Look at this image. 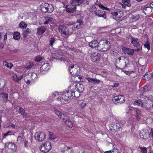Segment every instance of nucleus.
Instances as JSON below:
<instances>
[{
  "label": "nucleus",
  "instance_id": "nucleus-1",
  "mask_svg": "<svg viewBox=\"0 0 153 153\" xmlns=\"http://www.w3.org/2000/svg\"><path fill=\"white\" fill-rule=\"evenodd\" d=\"M110 42L107 40L101 41L97 46V49L101 52H105L108 50L110 47Z\"/></svg>",
  "mask_w": 153,
  "mask_h": 153
},
{
  "label": "nucleus",
  "instance_id": "nucleus-2",
  "mask_svg": "<svg viewBox=\"0 0 153 153\" xmlns=\"http://www.w3.org/2000/svg\"><path fill=\"white\" fill-rule=\"evenodd\" d=\"M5 149L7 153H14L16 150V147L13 143L9 142L6 143Z\"/></svg>",
  "mask_w": 153,
  "mask_h": 153
},
{
  "label": "nucleus",
  "instance_id": "nucleus-3",
  "mask_svg": "<svg viewBox=\"0 0 153 153\" xmlns=\"http://www.w3.org/2000/svg\"><path fill=\"white\" fill-rule=\"evenodd\" d=\"M69 70L70 73L73 76H78L80 73V68L76 65H72Z\"/></svg>",
  "mask_w": 153,
  "mask_h": 153
},
{
  "label": "nucleus",
  "instance_id": "nucleus-4",
  "mask_svg": "<svg viewBox=\"0 0 153 153\" xmlns=\"http://www.w3.org/2000/svg\"><path fill=\"white\" fill-rule=\"evenodd\" d=\"M51 143L49 141H47L41 146L40 149L42 152L46 153L51 150Z\"/></svg>",
  "mask_w": 153,
  "mask_h": 153
},
{
  "label": "nucleus",
  "instance_id": "nucleus-5",
  "mask_svg": "<svg viewBox=\"0 0 153 153\" xmlns=\"http://www.w3.org/2000/svg\"><path fill=\"white\" fill-rule=\"evenodd\" d=\"M122 50L124 51L125 54L133 56L135 51H140L142 50V48L140 47L138 48L137 49H133L128 48L124 47L122 48Z\"/></svg>",
  "mask_w": 153,
  "mask_h": 153
},
{
  "label": "nucleus",
  "instance_id": "nucleus-6",
  "mask_svg": "<svg viewBox=\"0 0 153 153\" xmlns=\"http://www.w3.org/2000/svg\"><path fill=\"white\" fill-rule=\"evenodd\" d=\"M112 101L114 103L117 105L119 104H121L125 102V97L122 95L115 96L113 98Z\"/></svg>",
  "mask_w": 153,
  "mask_h": 153
},
{
  "label": "nucleus",
  "instance_id": "nucleus-7",
  "mask_svg": "<svg viewBox=\"0 0 153 153\" xmlns=\"http://www.w3.org/2000/svg\"><path fill=\"white\" fill-rule=\"evenodd\" d=\"M45 134L43 132H37L35 134V138L36 140L39 142L44 140L45 138Z\"/></svg>",
  "mask_w": 153,
  "mask_h": 153
},
{
  "label": "nucleus",
  "instance_id": "nucleus-8",
  "mask_svg": "<svg viewBox=\"0 0 153 153\" xmlns=\"http://www.w3.org/2000/svg\"><path fill=\"white\" fill-rule=\"evenodd\" d=\"M89 2L87 0H72L71 3V5L73 6H79L83 3V4H88Z\"/></svg>",
  "mask_w": 153,
  "mask_h": 153
},
{
  "label": "nucleus",
  "instance_id": "nucleus-9",
  "mask_svg": "<svg viewBox=\"0 0 153 153\" xmlns=\"http://www.w3.org/2000/svg\"><path fill=\"white\" fill-rule=\"evenodd\" d=\"M123 121L119 119H115V122L112 124L113 129L116 131H118L123 125Z\"/></svg>",
  "mask_w": 153,
  "mask_h": 153
},
{
  "label": "nucleus",
  "instance_id": "nucleus-10",
  "mask_svg": "<svg viewBox=\"0 0 153 153\" xmlns=\"http://www.w3.org/2000/svg\"><path fill=\"white\" fill-rule=\"evenodd\" d=\"M129 38L131 40V42L133 45L136 48H141L140 46L139 39L137 38H134L131 35L129 36Z\"/></svg>",
  "mask_w": 153,
  "mask_h": 153
},
{
  "label": "nucleus",
  "instance_id": "nucleus-11",
  "mask_svg": "<svg viewBox=\"0 0 153 153\" xmlns=\"http://www.w3.org/2000/svg\"><path fill=\"white\" fill-rule=\"evenodd\" d=\"M100 54L97 51L92 52L91 56V60L92 62H97L100 59Z\"/></svg>",
  "mask_w": 153,
  "mask_h": 153
},
{
  "label": "nucleus",
  "instance_id": "nucleus-12",
  "mask_svg": "<svg viewBox=\"0 0 153 153\" xmlns=\"http://www.w3.org/2000/svg\"><path fill=\"white\" fill-rule=\"evenodd\" d=\"M50 68L49 64L47 63H45L41 66L39 74H45Z\"/></svg>",
  "mask_w": 153,
  "mask_h": 153
},
{
  "label": "nucleus",
  "instance_id": "nucleus-13",
  "mask_svg": "<svg viewBox=\"0 0 153 153\" xmlns=\"http://www.w3.org/2000/svg\"><path fill=\"white\" fill-rule=\"evenodd\" d=\"M58 30L59 32L65 35L68 34L69 32V30L67 27L64 25H60L59 27Z\"/></svg>",
  "mask_w": 153,
  "mask_h": 153
},
{
  "label": "nucleus",
  "instance_id": "nucleus-14",
  "mask_svg": "<svg viewBox=\"0 0 153 153\" xmlns=\"http://www.w3.org/2000/svg\"><path fill=\"white\" fill-rule=\"evenodd\" d=\"M72 96H73V93L69 92L68 91H66L63 92L62 95V99L66 101L68 100Z\"/></svg>",
  "mask_w": 153,
  "mask_h": 153
},
{
  "label": "nucleus",
  "instance_id": "nucleus-15",
  "mask_svg": "<svg viewBox=\"0 0 153 153\" xmlns=\"http://www.w3.org/2000/svg\"><path fill=\"white\" fill-rule=\"evenodd\" d=\"M94 14L98 17H102L104 19H106L105 12L102 10H98L94 12Z\"/></svg>",
  "mask_w": 153,
  "mask_h": 153
},
{
  "label": "nucleus",
  "instance_id": "nucleus-16",
  "mask_svg": "<svg viewBox=\"0 0 153 153\" xmlns=\"http://www.w3.org/2000/svg\"><path fill=\"white\" fill-rule=\"evenodd\" d=\"M140 135L141 138L145 139L148 138L149 137V134L148 130L147 129L142 130Z\"/></svg>",
  "mask_w": 153,
  "mask_h": 153
},
{
  "label": "nucleus",
  "instance_id": "nucleus-17",
  "mask_svg": "<svg viewBox=\"0 0 153 153\" xmlns=\"http://www.w3.org/2000/svg\"><path fill=\"white\" fill-rule=\"evenodd\" d=\"M85 78L88 80V83H90L92 85L98 84L100 83V80L91 78L89 77H85Z\"/></svg>",
  "mask_w": 153,
  "mask_h": 153
},
{
  "label": "nucleus",
  "instance_id": "nucleus-18",
  "mask_svg": "<svg viewBox=\"0 0 153 153\" xmlns=\"http://www.w3.org/2000/svg\"><path fill=\"white\" fill-rule=\"evenodd\" d=\"M64 118H62L63 121L65 123V124L68 126L69 127H71L72 126V122L70 120L68 116L67 115H64Z\"/></svg>",
  "mask_w": 153,
  "mask_h": 153
},
{
  "label": "nucleus",
  "instance_id": "nucleus-19",
  "mask_svg": "<svg viewBox=\"0 0 153 153\" xmlns=\"http://www.w3.org/2000/svg\"><path fill=\"white\" fill-rule=\"evenodd\" d=\"M8 94L7 93L2 92L0 94V100L4 103L6 102L7 100Z\"/></svg>",
  "mask_w": 153,
  "mask_h": 153
},
{
  "label": "nucleus",
  "instance_id": "nucleus-20",
  "mask_svg": "<svg viewBox=\"0 0 153 153\" xmlns=\"http://www.w3.org/2000/svg\"><path fill=\"white\" fill-rule=\"evenodd\" d=\"M61 153H74L72 149L68 146H65L61 151Z\"/></svg>",
  "mask_w": 153,
  "mask_h": 153
},
{
  "label": "nucleus",
  "instance_id": "nucleus-21",
  "mask_svg": "<svg viewBox=\"0 0 153 153\" xmlns=\"http://www.w3.org/2000/svg\"><path fill=\"white\" fill-rule=\"evenodd\" d=\"M45 21L44 23V25L49 24V25L51 27V25L50 24H53L54 23L53 19L51 17L47 16L45 17Z\"/></svg>",
  "mask_w": 153,
  "mask_h": 153
},
{
  "label": "nucleus",
  "instance_id": "nucleus-22",
  "mask_svg": "<svg viewBox=\"0 0 153 153\" xmlns=\"http://www.w3.org/2000/svg\"><path fill=\"white\" fill-rule=\"evenodd\" d=\"M148 91V87L147 86H144L143 88L140 89V93L142 94H141L140 97H141V100H143V97H142V96H143L145 93Z\"/></svg>",
  "mask_w": 153,
  "mask_h": 153
},
{
  "label": "nucleus",
  "instance_id": "nucleus-23",
  "mask_svg": "<svg viewBox=\"0 0 153 153\" xmlns=\"http://www.w3.org/2000/svg\"><path fill=\"white\" fill-rule=\"evenodd\" d=\"M46 30V28L45 26H41L37 28V33L39 35L42 34Z\"/></svg>",
  "mask_w": 153,
  "mask_h": 153
},
{
  "label": "nucleus",
  "instance_id": "nucleus-24",
  "mask_svg": "<svg viewBox=\"0 0 153 153\" xmlns=\"http://www.w3.org/2000/svg\"><path fill=\"white\" fill-rule=\"evenodd\" d=\"M152 78H153V72L152 73L148 72L145 74L143 77V79L148 81Z\"/></svg>",
  "mask_w": 153,
  "mask_h": 153
},
{
  "label": "nucleus",
  "instance_id": "nucleus-25",
  "mask_svg": "<svg viewBox=\"0 0 153 153\" xmlns=\"http://www.w3.org/2000/svg\"><path fill=\"white\" fill-rule=\"evenodd\" d=\"M84 87L82 84H79V85H75L74 90L77 91L79 93H82L84 90Z\"/></svg>",
  "mask_w": 153,
  "mask_h": 153
},
{
  "label": "nucleus",
  "instance_id": "nucleus-26",
  "mask_svg": "<svg viewBox=\"0 0 153 153\" xmlns=\"http://www.w3.org/2000/svg\"><path fill=\"white\" fill-rule=\"evenodd\" d=\"M23 78V76L22 75L19 76L16 74H13L12 77L13 79L16 82H18Z\"/></svg>",
  "mask_w": 153,
  "mask_h": 153
},
{
  "label": "nucleus",
  "instance_id": "nucleus-27",
  "mask_svg": "<svg viewBox=\"0 0 153 153\" xmlns=\"http://www.w3.org/2000/svg\"><path fill=\"white\" fill-rule=\"evenodd\" d=\"M54 112L55 114L58 116L59 117L62 119V118H64V116L66 115L65 114H62V112L57 109H54Z\"/></svg>",
  "mask_w": 153,
  "mask_h": 153
},
{
  "label": "nucleus",
  "instance_id": "nucleus-28",
  "mask_svg": "<svg viewBox=\"0 0 153 153\" xmlns=\"http://www.w3.org/2000/svg\"><path fill=\"white\" fill-rule=\"evenodd\" d=\"M48 3H45L42 5L41 10L44 13L48 12Z\"/></svg>",
  "mask_w": 153,
  "mask_h": 153
},
{
  "label": "nucleus",
  "instance_id": "nucleus-29",
  "mask_svg": "<svg viewBox=\"0 0 153 153\" xmlns=\"http://www.w3.org/2000/svg\"><path fill=\"white\" fill-rule=\"evenodd\" d=\"M98 44L99 43H98V42L95 40L91 41L89 44V47L92 48L95 47L97 48V46Z\"/></svg>",
  "mask_w": 153,
  "mask_h": 153
},
{
  "label": "nucleus",
  "instance_id": "nucleus-30",
  "mask_svg": "<svg viewBox=\"0 0 153 153\" xmlns=\"http://www.w3.org/2000/svg\"><path fill=\"white\" fill-rule=\"evenodd\" d=\"M111 17L115 20H118L119 19L120 17L118 16V13L117 12H112L111 13Z\"/></svg>",
  "mask_w": 153,
  "mask_h": 153
},
{
  "label": "nucleus",
  "instance_id": "nucleus-31",
  "mask_svg": "<svg viewBox=\"0 0 153 153\" xmlns=\"http://www.w3.org/2000/svg\"><path fill=\"white\" fill-rule=\"evenodd\" d=\"M134 110L136 114L137 119L138 121H139L140 120V116L141 115V111L137 108H134Z\"/></svg>",
  "mask_w": 153,
  "mask_h": 153
},
{
  "label": "nucleus",
  "instance_id": "nucleus-32",
  "mask_svg": "<svg viewBox=\"0 0 153 153\" xmlns=\"http://www.w3.org/2000/svg\"><path fill=\"white\" fill-rule=\"evenodd\" d=\"M31 31V30L29 28H27L26 30H24L22 33L23 37L24 38H26L30 33Z\"/></svg>",
  "mask_w": 153,
  "mask_h": 153
},
{
  "label": "nucleus",
  "instance_id": "nucleus-33",
  "mask_svg": "<svg viewBox=\"0 0 153 153\" xmlns=\"http://www.w3.org/2000/svg\"><path fill=\"white\" fill-rule=\"evenodd\" d=\"M65 8L67 12L69 13H74L76 10V7L75 6H74L73 7H66Z\"/></svg>",
  "mask_w": 153,
  "mask_h": 153
},
{
  "label": "nucleus",
  "instance_id": "nucleus-34",
  "mask_svg": "<svg viewBox=\"0 0 153 153\" xmlns=\"http://www.w3.org/2000/svg\"><path fill=\"white\" fill-rule=\"evenodd\" d=\"M13 38L15 40H18L20 38V33L18 32H15L13 33Z\"/></svg>",
  "mask_w": 153,
  "mask_h": 153
},
{
  "label": "nucleus",
  "instance_id": "nucleus-35",
  "mask_svg": "<svg viewBox=\"0 0 153 153\" xmlns=\"http://www.w3.org/2000/svg\"><path fill=\"white\" fill-rule=\"evenodd\" d=\"M25 140V138L20 136H18L17 140V143L19 144H23Z\"/></svg>",
  "mask_w": 153,
  "mask_h": 153
},
{
  "label": "nucleus",
  "instance_id": "nucleus-36",
  "mask_svg": "<svg viewBox=\"0 0 153 153\" xmlns=\"http://www.w3.org/2000/svg\"><path fill=\"white\" fill-rule=\"evenodd\" d=\"M130 2V0H123L122 2L125 5L124 6V7H123L125 8L126 6H127L128 7H130L131 6Z\"/></svg>",
  "mask_w": 153,
  "mask_h": 153
},
{
  "label": "nucleus",
  "instance_id": "nucleus-37",
  "mask_svg": "<svg viewBox=\"0 0 153 153\" xmlns=\"http://www.w3.org/2000/svg\"><path fill=\"white\" fill-rule=\"evenodd\" d=\"M71 93H73V96H74L76 97H78L80 96V94L77 91L72 90Z\"/></svg>",
  "mask_w": 153,
  "mask_h": 153
},
{
  "label": "nucleus",
  "instance_id": "nucleus-38",
  "mask_svg": "<svg viewBox=\"0 0 153 153\" xmlns=\"http://www.w3.org/2000/svg\"><path fill=\"white\" fill-rule=\"evenodd\" d=\"M134 105H137L141 107H143V106L142 102L140 100H135L134 101Z\"/></svg>",
  "mask_w": 153,
  "mask_h": 153
},
{
  "label": "nucleus",
  "instance_id": "nucleus-39",
  "mask_svg": "<svg viewBox=\"0 0 153 153\" xmlns=\"http://www.w3.org/2000/svg\"><path fill=\"white\" fill-rule=\"evenodd\" d=\"M29 77H30L32 80H34L37 78V75L35 73H30L28 76Z\"/></svg>",
  "mask_w": 153,
  "mask_h": 153
},
{
  "label": "nucleus",
  "instance_id": "nucleus-40",
  "mask_svg": "<svg viewBox=\"0 0 153 153\" xmlns=\"http://www.w3.org/2000/svg\"><path fill=\"white\" fill-rule=\"evenodd\" d=\"M58 54L57 53H55V54L53 56V57L55 59L59 60L61 61H65V60H64V59L62 57H59V56H58Z\"/></svg>",
  "mask_w": 153,
  "mask_h": 153
},
{
  "label": "nucleus",
  "instance_id": "nucleus-41",
  "mask_svg": "<svg viewBox=\"0 0 153 153\" xmlns=\"http://www.w3.org/2000/svg\"><path fill=\"white\" fill-rule=\"evenodd\" d=\"M19 27L22 28L24 29L26 28L27 24L23 21L21 22L19 25Z\"/></svg>",
  "mask_w": 153,
  "mask_h": 153
},
{
  "label": "nucleus",
  "instance_id": "nucleus-42",
  "mask_svg": "<svg viewBox=\"0 0 153 153\" xmlns=\"http://www.w3.org/2000/svg\"><path fill=\"white\" fill-rule=\"evenodd\" d=\"M34 65V64L32 62H29L27 63L26 67L27 69L32 68Z\"/></svg>",
  "mask_w": 153,
  "mask_h": 153
},
{
  "label": "nucleus",
  "instance_id": "nucleus-43",
  "mask_svg": "<svg viewBox=\"0 0 153 153\" xmlns=\"http://www.w3.org/2000/svg\"><path fill=\"white\" fill-rule=\"evenodd\" d=\"M140 149L141 150L140 152L142 153H147V149L145 147H139Z\"/></svg>",
  "mask_w": 153,
  "mask_h": 153
},
{
  "label": "nucleus",
  "instance_id": "nucleus-44",
  "mask_svg": "<svg viewBox=\"0 0 153 153\" xmlns=\"http://www.w3.org/2000/svg\"><path fill=\"white\" fill-rule=\"evenodd\" d=\"M48 12L49 13H51L53 12V10L54 8L52 4H48Z\"/></svg>",
  "mask_w": 153,
  "mask_h": 153
},
{
  "label": "nucleus",
  "instance_id": "nucleus-45",
  "mask_svg": "<svg viewBox=\"0 0 153 153\" xmlns=\"http://www.w3.org/2000/svg\"><path fill=\"white\" fill-rule=\"evenodd\" d=\"M49 45L52 46L55 41V39L53 37L49 39Z\"/></svg>",
  "mask_w": 153,
  "mask_h": 153
},
{
  "label": "nucleus",
  "instance_id": "nucleus-46",
  "mask_svg": "<svg viewBox=\"0 0 153 153\" xmlns=\"http://www.w3.org/2000/svg\"><path fill=\"white\" fill-rule=\"evenodd\" d=\"M97 8L94 5H91L89 8V10L91 12H94H94L97 10Z\"/></svg>",
  "mask_w": 153,
  "mask_h": 153
},
{
  "label": "nucleus",
  "instance_id": "nucleus-47",
  "mask_svg": "<svg viewBox=\"0 0 153 153\" xmlns=\"http://www.w3.org/2000/svg\"><path fill=\"white\" fill-rule=\"evenodd\" d=\"M140 18V16L139 15H136L135 16H133L131 17L132 19L134 21H136L138 20Z\"/></svg>",
  "mask_w": 153,
  "mask_h": 153
},
{
  "label": "nucleus",
  "instance_id": "nucleus-48",
  "mask_svg": "<svg viewBox=\"0 0 153 153\" xmlns=\"http://www.w3.org/2000/svg\"><path fill=\"white\" fill-rule=\"evenodd\" d=\"M123 62H125V67H128L129 65V59L128 58L126 59L125 60H123Z\"/></svg>",
  "mask_w": 153,
  "mask_h": 153
},
{
  "label": "nucleus",
  "instance_id": "nucleus-49",
  "mask_svg": "<svg viewBox=\"0 0 153 153\" xmlns=\"http://www.w3.org/2000/svg\"><path fill=\"white\" fill-rule=\"evenodd\" d=\"M4 64L5 66L9 68H11L13 66L12 64L8 63L7 61H5L4 62Z\"/></svg>",
  "mask_w": 153,
  "mask_h": 153
},
{
  "label": "nucleus",
  "instance_id": "nucleus-50",
  "mask_svg": "<svg viewBox=\"0 0 153 153\" xmlns=\"http://www.w3.org/2000/svg\"><path fill=\"white\" fill-rule=\"evenodd\" d=\"M144 46L145 48H147L148 50L150 49V43L149 41H147L144 44Z\"/></svg>",
  "mask_w": 153,
  "mask_h": 153
},
{
  "label": "nucleus",
  "instance_id": "nucleus-51",
  "mask_svg": "<svg viewBox=\"0 0 153 153\" xmlns=\"http://www.w3.org/2000/svg\"><path fill=\"white\" fill-rule=\"evenodd\" d=\"M42 57L40 56H36L35 58V60L36 62H39L41 60Z\"/></svg>",
  "mask_w": 153,
  "mask_h": 153
},
{
  "label": "nucleus",
  "instance_id": "nucleus-52",
  "mask_svg": "<svg viewBox=\"0 0 153 153\" xmlns=\"http://www.w3.org/2000/svg\"><path fill=\"white\" fill-rule=\"evenodd\" d=\"M12 133V132L11 131H8L6 133H4L3 134V137H5L8 135H10Z\"/></svg>",
  "mask_w": 153,
  "mask_h": 153
},
{
  "label": "nucleus",
  "instance_id": "nucleus-53",
  "mask_svg": "<svg viewBox=\"0 0 153 153\" xmlns=\"http://www.w3.org/2000/svg\"><path fill=\"white\" fill-rule=\"evenodd\" d=\"M150 9V8L148 7H144L142 11L145 14L147 15V14L148 13L146 12V11L149 10Z\"/></svg>",
  "mask_w": 153,
  "mask_h": 153
},
{
  "label": "nucleus",
  "instance_id": "nucleus-54",
  "mask_svg": "<svg viewBox=\"0 0 153 153\" xmlns=\"http://www.w3.org/2000/svg\"><path fill=\"white\" fill-rule=\"evenodd\" d=\"M49 139L51 140H54L55 139V137H54L53 133L52 132H50Z\"/></svg>",
  "mask_w": 153,
  "mask_h": 153
},
{
  "label": "nucleus",
  "instance_id": "nucleus-55",
  "mask_svg": "<svg viewBox=\"0 0 153 153\" xmlns=\"http://www.w3.org/2000/svg\"><path fill=\"white\" fill-rule=\"evenodd\" d=\"M28 76H26V77L25 78V81L27 84L29 85L30 83V80L28 79Z\"/></svg>",
  "mask_w": 153,
  "mask_h": 153
},
{
  "label": "nucleus",
  "instance_id": "nucleus-56",
  "mask_svg": "<svg viewBox=\"0 0 153 153\" xmlns=\"http://www.w3.org/2000/svg\"><path fill=\"white\" fill-rule=\"evenodd\" d=\"M28 142L27 140H26V139L25 140V141L23 142V143L24 144V146L26 148H27L28 146Z\"/></svg>",
  "mask_w": 153,
  "mask_h": 153
},
{
  "label": "nucleus",
  "instance_id": "nucleus-57",
  "mask_svg": "<svg viewBox=\"0 0 153 153\" xmlns=\"http://www.w3.org/2000/svg\"><path fill=\"white\" fill-rule=\"evenodd\" d=\"M76 23H78L80 24H82L83 23V20L81 19L77 20L76 22Z\"/></svg>",
  "mask_w": 153,
  "mask_h": 153
},
{
  "label": "nucleus",
  "instance_id": "nucleus-58",
  "mask_svg": "<svg viewBox=\"0 0 153 153\" xmlns=\"http://www.w3.org/2000/svg\"><path fill=\"white\" fill-rule=\"evenodd\" d=\"M19 112L21 114L25 112V110L21 107H20L19 108Z\"/></svg>",
  "mask_w": 153,
  "mask_h": 153
},
{
  "label": "nucleus",
  "instance_id": "nucleus-59",
  "mask_svg": "<svg viewBox=\"0 0 153 153\" xmlns=\"http://www.w3.org/2000/svg\"><path fill=\"white\" fill-rule=\"evenodd\" d=\"M25 132L24 131H22L19 134L18 136H20L21 137H23L24 136Z\"/></svg>",
  "mask_w": 153,
  "mask_h": 153
},
{
  "label": "nucleus",
  "instance_id": "nucleus-60",
  "mask_svg": "<svg viewBox=\"0 0 153 153\" xmlns=\"http://www.w3.org/2000/svg\"><path fill=\"white\" fill-rule=\"evenodd\" d=\"M126 59V57H124V56H122L119 57L118 58V59L119 60V62H120V61L121 60H122L123 61V60H125V59Z\"/></svg>",
  "mask_w": 153,
  "mask_h": 153
},
{
  "label": "nucleus",
  "instance_id": "nucleus-61",
  "mask_svg": "<svg viewBox=\"0 0 153 153\" xmlns=\"http://www.w3.org/2000/svg\"><path fill=\"white\" fill-rule=\"evenodd\" d=\"M97 5L99 6V7L101 8L103 10L104 8V6L102 5V4L100 3H98L97 4Z\"/></svg>",
  "mask_w": 153,
  "mask_h": 153
},
{
  "label": "nucleus",
  "instance_id": "nucleus-62",
  "mask_svg": "<svg viewBox=\"0 0 153 153\" xmlns=\"http://www.w3.org/2000/svg\"><path fill=\"white\" fill-rule=\"evenodd\" d=\"M75 34L78 37H80L81 36V33L79 32V31H77L76 32Z\"/></svg>",
  "mask_w": 153,
  "mask_h": 153
},
{
  "label": "nucleus",
  "instance_id": "nucleus-63",
  "mask_svg": "<svg viewBox=\"0 0 153 153\" xmlns=\"http://www.w3.org/2000/svg\"><path fill=\"white\" fill-rule=\"evenodd\" d=\"M86 105V103L84 102H82L81 104L80 105L82 108H84L85 106Z\"/></svg>",
  "mask_w": 153,
  "mask_h": 153
},
{
  "label": "nucleus",
  "instance_id": "nucleus-64",
  "mask_svg": "<svg viewBox=\"0 0 153 153\" xmlns=\"http://www.w3.org/2000/svg\"><path fill=\"white\" fill-rule=\"evenodd\" d=\"M149 135H150L153 138V129L151 128V131L150 132V133H149Z\"/></svg>",
  "mask_w": 153,
  "mask_h": 153
}]
</instances>
